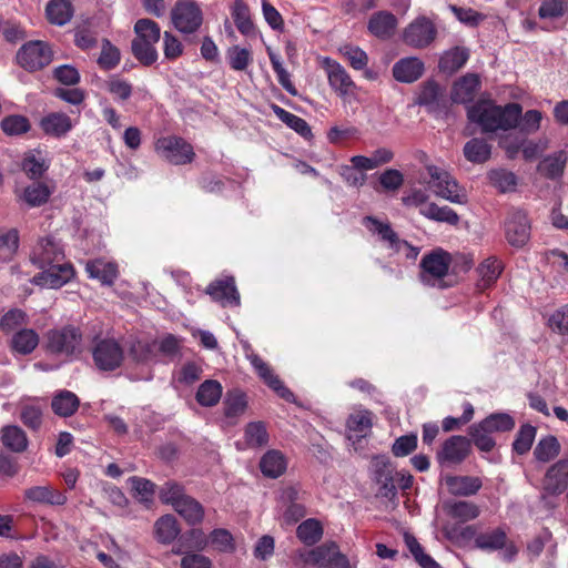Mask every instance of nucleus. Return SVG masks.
Wrapping results in <instances>:
<instances>
[{
    "mask_svg": "<svg viewBox=\"0 0 568 568\" xmlns=\"http://www.w3.org/2000/svg\"><path fill=\"white\" fill-rule=\"evenodd\" d=\"M73 6L70 0H50L45 7V18L54 26L62 27L73 17Z\"/></svg>",
    "mask_w": 568,
    "mask_h": 568,
    "instance_id": "26",
    "label": "nucleus"
},
{
    "mask_svg": "<svg viewBox=\"0 0 568 568\" xmlns=\"http://www.w3.org/2000/svg\"><path fill=\"white\" fill-rule=\"evenodd\" d=\"M39 344V335L31 328H22L12 335L11 349L20 355L31 354Z\"/></svg>",
    "mask_w": 568,
    "mask_h": 568,
    "instance_id": "33",
    "label": "nucleus"
},
{
    "mask_svg": "<svg viewBox=\"0 0 568 568\" xmlns=\"http://www.w3.org/2000/svg\"><path fill=\"white\" fill-rule=\"evenodd\" d=\"M536 436V428L531 425H524L520 427L515 442L513 443V448L519 455L526 454L534 443Z\"/></svg>",
    "mask_w": 568,
    "mask_h": 568,
    "instance_id": "60",
    "label": "nucleus"
},
{
    "mask_svg": "<svg viewBox=\"0 0 568 568\" xmlns=\"http://www.w3.org/2000/svg\"><path fill=\"white\" fill-rule=\"evenodd\" d=\"M267 53L272 67L277 75L278 83L292 95H296L297 91L294 84L291 81L290 73L283 67L281 57L276 54L270 47L267 48Z\"/></svg>",
    "mask_w": 568,
    "mask_h": 568,
    "instance_id": "54",
    "label": "nucleus"
},
{
    "mask_svg": "<svg viewBox=\"0 0 568 568\" xmlns=\"http://www.w3.org/2000/svg\"><path fill=\"white\" fill-rule=\"evenodd\" d=\"M247 407L246 396L240 390L229 392L224 400L226 417H237L244 414Z\"/></svg>",
    "mask_w": 568,
    "mask_h": 568,
    "instance_id": "53",
    "label": "nucleus"
},
{
    "mask_svg": "<svg viewBox=\"0 0 568 568\" xmlns=\"http://www.w3.org/2000/svg\"><path fill=\"white\" fill-rule=\"evenodd\" d=\"M566 161L567 156L564 151L556 152L539 163L538 171L549 179H556L562 174Z\"/></svg>",
    "mask_w": 568,
    "mask_h": 568,
    "instance_id": "47",
    "label": "nucleus"
},
{
    "mask_svg": "<svg viewBox=\"0 0 568 568\" xmlns=\"http://www.w3.org/2000/svg\"><path fill=\"white\" fill-rule=\"evenodd\" d=\"M221 396L222 385L214 379H206L203 382L196 392L197 403L206 407L216 405Z\"/></svg>",
    "mask_w": 568,
    "mask_h": 568,
    "instance_id": "46",
    "label": "nucleus"
},
{
    "mask_svg": "<svg viewBox=\"0 0 568 568\" xmlns=\"http://www.w3.org/2000/svg\"><path fill=\"white\" fill-rule=\"evenodd\" d=\"M371 473L373 481L378 486L376 496L388 500L395 499L397 495L396 471L394 470L388 457L375 456L371 462Z\"/></svg>",
    "mask_w": 568,
    "mask_h": 568,
    "instance_id": "7",
    "label": "nucleus"
},
{
    "mask_svg": "<svg viewBox=\"0 0 568 568\" xmlns=\"http://www.w3.org/2000/svg\"><path fill=\"white\" fill-rule=\"evenodd\" d=\"M481 427L489 429V432H508L514 428L515 422L513 417L505 413L491 414L480 422Z\"/></svg>",
    "mask_w": 568,
    "mask_h": 568,
    "instance_id": "57",
    "label": "nucleus"
},
{
    "mask_svg": "<svg viewBox=\"0 0 568 568\" xmlns=\"http://www.w3.org/2000/svg\"><path fill=\"white\" fill-rule=\"evenodd\" d=\"M181 339L172 334H166L158 341L156 354L160 353L166 358L173 359L180 355Z\"/></svg>",
    "mask_w": 568,
    "mask_h": 568,
    "instance_id": "64",
    "label": "nucleus"
},
{
    "mask_svg": "<svg viewBox=\"0 0 568 568\" xmlns=\"http://www.w3.org/2000/svg\"><path fill=\"white\" fill-rule=\"evenodd\" d=\"M507 534L503 528H496L490 531L479 534L475 538L477 548L485 551H495L503 549L506 546Z\"/></svg>",
    "mask_w": 568,
    "mask_h": 568,
    "instance_id": "44",
    "label": "nucleus"
},
{
    "mask_svg": "<svg viewBox=\"0 0 568 568\" xmlns=\"http://www.w3.org/2000/svg\"><path fill=\"white\" fill-rule=\"evenodd\" d=\"M135 38L132 40V53L144 65L158 60L155 44L161 38L160 26L151 19H139L134 24Z\"/></svg>",
    "mask_w": 568,
    "mask_h": 568,
    "instance_id": "2",
    "label": "nucleus"
},
{
    "mask_svg": "<svg viewBox=\"0 0 568 568\" xmlns=\"http://www.w3.org/2000/svg\"><path fill=\"white\" fill-rule=\"evenodd\" d=\"M437 30L434 23L425 17L413 21L404 31V41L414 48H426L436 38Z\"/></svg>",
    "mask_w": 568,
    "mask_h": 568,
    "instance_id": "14",
    "label": "nucleus"
},
{
    "mask_svg": "<svg viewBox=\"0 0 568 568\" xmlns=\"http://www.w3.org/2000/svg\"><path fill=\"white\" fill-rule=\"evenodd\" d=\"M85 271L91 278L99 280L103 285H112L118 277V265L101 258L88 262Z\"/></svg>",
    "mask_w": 568,
    "mask_h": 568,
    "instance_id": "27",
    "label": "nucleus"
},
{
    "mask_svg": "<svg viewBox=\"0 0 568 568\" xmlns=\"http://www.w3.org/2000/svg\"><path fill=\"white\" fill-rule=\"evenodd\" d=\"M488 179L491 185L503 193L514 191L517 185L516 175L504 169L491 170Z\"/></svg>",
    "mask_w": 568,
    "mask_h": 568,
    "instance_id": "52",
    "label": "nucleus"
},
{
    "mask_svg": "<svg viewBox=\"0 0 568 568\" xmlns=\"http://www.w3.org/2000/svg\"><path fill=\"white\" fill-rule=\"evenodd\" d=\"M445 481L449 493L456 496L475 495L481 487V480L478 477L448 476Z\"/></svg>",
    "mask_w": 568,
    "mask_h": 568,
    "instance_id": "29",
    "label": "nucleus"
},
{
    "mask_svg": "<svg viewBox=\"0 0 568 568\" xmlns=\"http://www.w3.org/2000/svg\"><path fill=\"white\" fill-rule=\"evenodd\" d=\"M189 495L185 494L184 487L173 480L165 481L159 491V497L162 503L171 505L173 508Z\"/></svg>",
    "mask_w": 568,
    "mask_h": 568,
    "instance_id": "51",
    "label": "nucleus"
},
{
    "mask_svg": "<svg viewBox=\"0 0 568 568\" xmlns=\"http://www.w3.org/2000/svg\"><path fill=\"white\" fill-rule=\"evenodd\" d=\"M52 191L42 182H33L23 192V200L32 207L40 206L48 202Z\"/></svg>",
    "mask_w": 568,
    "mask_h": 568,
    "instance_id": "49",
    "label": "nucleus"
},
{
    "mask_svg": "<svg viewBox=\"0 0 568 568\" xmlns=\"http://www.w3.org/2000/svg\"><path fill=\"white\" fill-rule=\"evenodd\" d=\"M365 223L369 230L379 235L381 240L386 242L388 247L395 252H399L402 246H408L406 241L399 240L397 233L392 229L389 223H383L375 217H365Z\"/></svg>",
    "mask_w": 568,
    "mask_h": 568,
    "instance_id": "25",
    "label": "nucleus"
},
{
    "mask_svg": "<svg viewBox=\"0 0 568 568\" xmlns=\"http://www.w3.org/2000/svg\"><path fill=\"white\" fill-rule=\"evenodd\" d=\"M30 260L37 267H47L63 262L64 252L58 242L48 236L38 241L31 252Z\"/></svg>",
    "mask_w": 568,
    "mask_h": 568,
    "instance_id": "15",
    "label": "nucleus"
},
{
    "mask_svg": "<svg viewBox=\"0 0 568 568\" xmlns=\"http://www.w3.org/2000/svg\"><path fill=\"white\" fill-rule=\"evenodd\" d=\"M443 95L440 87L434 81H427L417 98V103L420 105L434 106L438 103Z\"/></svg>",
    "mask_w": 568,
    "mask_h": 568,
    "instance_id": "63",
    "label": "nucleus"
},
{
    "mask_svg": "<svg viewBox=\"0 0 568 568\" xmlns=\"http://www.w3.org/2000/svg\"><path fill=\"white\" fill-rule=\"evenodd\" d=\"M559 453L560 444L555 436H547L540 439L534 450L536 459L542 463H547L556 458Z\"/></svg>",
    "mask_w": 568,
    "mask_h": 568,
    "instance_id": "50",
    "label": "nucleus"
},
{
    "mask_svg": "<svg viewBox=\"0 0 568 568\" xmlns=\"http://www.w3.org/2000/svg\"><path fill=\"white\" fill-rule=\"evenodd\" d=\"M171 23L182 34H194L203 24L200 4L194 0H178L170 13Z\"/></svg>",
    "mask_w": 568,
    "mask_h": 568,
    "instance_id": "5",
    "label": "nucleus"
},
{
    "mask_svg": "<svg viewBox=\"0 0 568 568\" xmlns=\"http://www.w3.org/2000/svg\"><path fill=\"white\" fill-rule=\"evenodd\" d=\"M469 53L465 48H453L446 51L439 60V69L447 73L459 70L468 60Z\"/></svg>",
    "mask_w": 568,
    "mask_h": 568,
    "instance_id": "45",
    "label": "nucleus"
},
{
    "mask_svg": "<svg viewBox=\"0 0 568 568\" xmlns=\"http://www.w3.org/2000/svg\"><path fill=\"white\" fill-rule=\"evenodd\" d=\"M232 18L242 34H254V24L251 20L248 7L242 0H235L232 9Z\"/></svg>",
    "mask_w": 568,
    "mask_h": 568,
    "instance_id": "48",
    "label": "nucleus"
},
{
    "mask_svg": "<svg viewBox=\"0 0 568 568\" xmlns=\"http://www.w3.org/2000/svg\"><path fill=\"white\" fill-rule=\"evenodd\" d=\"M424 73V63L415 57L404 58L393 67L394 78L404 83H412L418 80Z\"/></svg>",
    "mask_w": 568,
    "mask_h": 568,
    "instance_id": "22",
    "label": "nucleus"
},
{
    "mask_svg": "<svg viewBox=\"0 0 568 568\" xmlns=\"http://www.w3.org/2000/svg\"><path fill=\"white\" fill-rule=\"evenodd\" d=\"M245 439L252 447H261L267 444L268 435L262 422L248 423L245 427Z\"/></svg>",
    "mask_w": 568,
    "mask_h": 568,
    "instance_id": "56",
    "label": "nucleus"
},
{
    "mask_svg": "<svg viewBox=\"0 0 568 568\" xmlns=\"http://www.w3.org/2000/svg\"><path fill=\"white\" fill-rule=\"evenodd\" d=\"M296 534L304 544L314 545L321 539L323 529L317 520L307 519L300 524Z\"/></svg>",
    "mask_w": 568,
    "mask_h": 568,
    "instance_id": "55",
    "label": "nucleus"
},
{
    "mask_svg": "<svg viewBox=\"0 0 568 568\" xmlns=\"http://www.w3.org/2000/svg\"><path fill=\"white\" fill-rule=\"evenodd\" d=\"M94 367L100 372H114L124 361V349L111 337L97 338L91 347Z\"/></svg>",
    "mask_w": 568,
    "mask_h": 568,
    "instance_id": "6",
    "label": "nucleus"
},
{
    "mask_svg": "<svg viewBox=\"0 0 568 568\" xmlns=\"http://www.w3.org/2000/svg\"><path fill=\"white\" fill-rule=\"evenodd\" d=\"M568 489V459L562 458L551 465L542 479L545 495L559 496Z\"/></svg>",
    "mask_w": 568,
    "mask_h": 568,
    "instance_id": "16",
    "label": "nucleus"
},
{
    "mask_svg": "<svg viewBox=\"0 0 568 568\" xmlns=\"http://www.w3.org/2000/svg\"><path fill=\"white\" fill-rule=\"evenodd\" d=\"M521 105L508 103L499 106L490 101H479L467 110L468 120L480 126L483 133L508 131L519 125L520 131L534 133L540 126L542 114L538 110H529L521 116Z\"/></svg>",
    "mask_w": 568,
    "mask_h": 568,
    "instance_id": "1",
    "label": "nucleus"
},
{
    "mask_svg": "<svg viewBox=\"0 0 568 568\" xmlns=\"http://www.w3.org/2000/svg\"><path fill=\"white\" fill-rule=\"evenodd\" d=\"M444 511L452 518L466 523L477 518L480 514L477 505L466 500L445 501Z\"/></svg>",
    "mask_w": 568,
    "mask_h": 568,
    "instance_id": "31",
    "label": "nucleus"
},
{
    "mask_svg": "<svg viewBox=\"0 0 568 568\" xmlns=\"http://www.w3.org/2000/svg\"><path fill=\"white\" fill-rule=\"evenodd\" d=\"M248 359L252 366L257 372L258 376L272 388L274 389L282 398L291 402L293 400V393L287 389L280 378L274 375L271 367L257 355L253 354L248 356Z\"/></svg>",
    "mask_w": 568,
    "mask_h": 568,
    "instance_id": "19",
    "label": "nucleus"
},
{
    "mask_svg": "<svg viewBox=\"0 0 568 568\" xmlns=\"http://www.w3.org/2000/svg\"><path fill=\"white\" fill-rule=\"evenodd\" d=\"M506 237L513 246H524L530 236V224L527 214L521 210L509 212L505 224Z\"/></svg>",
    "mask_w": 568,
    "mask_h": 568,
    "instance_id": "17",
    "label": "nucleus"
},
{
    "mask_svg": "<svg viewBox=\"0 0 568 568\" xmlns=\"http://www.w3.org/2000/svg\"><path fill=\"white\" fill-rule=\"evenodd\" d=\"M322 67L327 75L329 87L337 95L347 98L355 94L356 84L343 65L329 58H324Z\"/></svg>",
    "mask_w": 568,
    "mask_h": 568,
    "instance_id": "11",
    "label": "nucleus"
},
{
    "mask_svg": "<svg viewBox=\"0 0 568 568\" xmlns=\"http://www.w3.org/2000/svg\"><path fill=\"white\" fill-rule=\"evenodd\" d=\"M24 497L33 503L64 505L67 496L49 486H34L24 490Z\"/></svg>",
    "mask_w": 568,
    "mask_h": 568,
    "instance_id": "32",
    "label": "nucleus"
},
{
    "mask_svg": "<svg viewBox=\"0 0 568 568\" xmlns=\"http://www.w3.org/2000/svg\"><path fill=\"white\" fill-rule=\"evenodd\" d=\"M230 67L235 71H243L252 61L251 52L247 49L234 45L227 50Z\"/></svg>",
    "mask_w": 568,
    "mask_h": 568,
    "instance_id": "61",
    "label": "nucleus"
},
{
    "mask_svg": "<svg viewBox=\"0 0 568 568\" xmlns=\"http://www.w3.org/2000/svg\"><path fill=\"white\" fill-rule=\"evenodd\" d=\"M82 339L80 328L67 325L47 332L45 348L52 354L72 356L82 351Z\"/></svg>",
    "mask_w": 568,
    "mask_h": 568,
    "instance_id": "4",
    "label": "nucleus"
},
{
    "mask_svg": "<svg viewBox=\"0 0 568 568\" xmlns=\"http://www.w3.org/2000/svg\"><path fill=\"white\" fill-rule=\"evenodd\" d=\"M155 537L162 544L172 542L180 534L178 520L172 515L160 517L154 524Z\"/></svg>",
    "mask_w": 568,
    "mask_h": 568,
    "instance_id": "43",
    "label": "nucleus"
},
{
    "mask_svg": "<svg viewBox=\"0 0 568 568\" xmlns=\"http://www.w3.org/2000/svg\"><path fill=\"white\" fill-rule=\"evenodd\" d=\"M463 151L467 161L481 164L490 159L491 145L484 139L474 138L464 145Z\"/></svg>",
    "mask_w": 568,
    "mask_h": 568,
    "instance_id": "38",
    "label": "nucleus"
},
{
    "mask_svg": "<svg viewBox=\"0 0 568 568\" xmlns=\"http://www.w3.org/2000/svg\"><path fill=\"white\" fill-rule=\"evenodd\" d=\"M450 265V255L443 251L436 250L426 254L420 261V281L430 286L439 285L447 275Z\"/></svg>",
    "mask_w": 568,
    "mask_h": 568,
    "instance_id": "9",
    "label": "nucleus"
},
{
    "mask_svg": "<svg viewBox=\"0 0 568 568\" xmlns=\"http://www.w3.org/2000/svg\"><path fill=\"white\" fill-rule=\"evenodd\" d=\"M80 405L78 396L70 390H61L53 396L51 407L61 417L72 416Z\"/></svg>",
    "mask_w": 568,
    "mask_h": 568,
    "instance_id": "36",
    "label": "nucleus"
},
{
    "mask_svg": "<svg viewBox=\"0 0 568 568\" xmlns=\"http://www.w3.org/2000/svg\"><path fill=\"white\" fill-rule=\"evenodd\" d=\"M155 151L161 158L174 165L190 163L195 155L192 145L175 135L160 138L155 142Z\"/></svg>",
    "mask_w": 568,
    "mask_h": 568,
    "instance_id": "8",
    "label": "nucleus"
},
{
    "mask_svg": "<svg viewBox=\"0 0 568 568\" xmlns=\"http://www.w3.org/2000/svg\"><path fill=\"white\" fill-rule=\"evenodd\" d=\"M158 339L132 337L128 343V353L133 362L148 364L156 361Z\"/></svg>",
    "mask_w": 568,
    "mask_h": 568,
    "instance_id": "18",
    "label": "nucleus"
},
{
    "mask_svg": "<svg viewBox=\"0 0 568 568\" xmlns=\"http://www.w3.org/2000/svg\"><path fill=\"white\" fill-rule=\"evenodd\" d=\"M339 52L348 60L351 67L355 70H365L368 63V57L364 50L358 47L345 44L341 47Z\"/></svg>",
    "mask_w": 568,
    "mask_h": 568,
    "instance_id": "59",
    "label": "nucleus"
},
{
    "mask_svg": "<svg viewBox=\"0 0 568 568\" xmlns=\"http://www.w3.org/2000/svg\"><path fill=\"white\" fill-rule=\"evenodd\" d=\"M41 128L45 134L62 138L73 128L71 118L62 112H52L42 118Z\"/></svg>",
    "mask_w": 568,
    "mask_h": 568,
    "instance_id": "23",
    "label": "nucleus"
},
{
    "mask_svg": "<svg viewBox=\"0 0 568 568\" xmlns=\"http://www.w3.org/2000/svg\"><path fill=\"white\" fill-rule=\"evenodd\" d=\"M248 359L252 366L257 372L258 376L272 388L274 389L282 398L291 402L293 400V393L287 389L280 378L274 375L271 367L257 355L253 354L248 356Z\"/></svg>",
    "mask_w": 568,
    "mask_h": 568,
    "instance_id": "20",
    "label": "nucleus"
},
{
    "mask_svg": "<svg viewBox=\"0 0 568 568\" xmlns=\"http://www.w3.org/2000/svg\"><path fill=\"white\" fill-rule=\"evenodd\" d=\"M17 60L23 69L37 71L52 61V50L43 41H30L20 48Z\"/></svg>",
    "mask_w": 568,
    "mask_h": 568,
    "instance_id": "10",
    "label": "nucleus"
},
{
    "mask_svg": "<svg viewBox=\"0 0 568 568\" xmlns=\"http://www.w3.org/2000/svg\"><path fill=\"white\" fill-rule=\"evenodd\" d=\"M471 442L464 436H450L437 453V460L442 466L460 464L470 453Z\"/></svg>",
    "mask_w": 568,
    "mask_h": 568,
    "instance_id": "13",
    "label": "nucleus"
},
{
    "mask_svg": "<svg viewBox=\"0 0 568 568\" xmlns=\"http://www.w3.org/2000/svg\"><path fill=\"white\" fill-rule=\"evenodd\" d=\"M0 439L2 445L13 453H23L28 447V437L24 430L17 425L2 427Z\"/></svg>",
    "mask_w": 568,
    "mask_h": 568,
    "instance_id": "30",
    "label": "nucleus"
},
{
    "mask_svg": "<svg viewBox=\"0 0 568 568\" xmlns=\"http://www.w3.org/2000/svg\"><path fill=\"white\" fill-rule=\"evenodd\" d=\"M339 552V548L335 542H325L310 550L305 555L304 561L327 568Z\"/></svg>",
    "mask_w": 568,
    "mask_h": 568,
    "instance_id": "34",
    "label": "nucleus"
},
{
    "mask_svg": "<svg viewBox=\"0 0 568 568\" xmlns=\"http://www.w3.org/2000/svg\"><path fill=\"white\" fill-rule=\"evenodd\" d=\"M428 179L424 178L423 183L438 197L450 203L463 204L466 202V194L457 181L445 170L436 165H427Z\"/></svg>",
    "mask_w": 568,
    "mask_h": 568,
    "instance_id": "3",
    "label": "nucleus"
},
{
    "mask_svg": "<svg viewBox=\"0 0 568 568\" xmlns=\"http://www.w3.org/2000/svg\"><path fill=\"white\" fill-rule=\"evenodd\" d=\"M206 293L212 296L214 301L221 302L223 306L240 304V294L235 287L233 277H226L211 283Z\"/></svg>",
    "mask_w": 568,
    "mask_h": 568,
    "instance_id": "21",
    "label": "nucleus"
},
{
    "mask_svg": "<svg viewBox=\"0 0 568 568\" xmlns=\"http://www.w3.org/2000/svg\"><path fill=\"white\" fill-rule=\"evenodd\" d=\"M397 26L396 17L388 11H379L372 16L368 21V30L377 38H389Z\"/></svg>",
    "mask_w": 568,
    "mask_h": 568,
    "instance_id": "28",
    "label": "nucleus"
},
{
    "mask_svg": "<svg viewBox=\"0 0 568 568\" xmlns=\"http://www.w3.org/2000/svg\"><path fill=\"white\" fill-rule=\"evenodd\" d=\"M491 432L481 427V424L473 425L469 428V435L475 446L481 452H490L495 447V440L491 437Z\"/></svg>",
    "mask_w": 568,
    "mask_h": 568,
    "instance_id": "58",
    "label": "nucleus"
},
{
    "mask_svg": "<svg viewBox=\"0 0 568 568\" xmlns=\"http://www.w3.org/2000/svg\"><path fill=\"white\" fill-rule=\"evenodd\" d=\"M105 89L120 102L129 100L132 94V85L128 81L115 77L105 82Z\"/></svg>",
    "mask_w": 568,
    "mask_h": 568,
    "instance_id": "62",
    "label": "nucleus"
},
{
    "mask_svg": "<svg viewBox=\"0 0 568 568\" xmlns=\"http://www.w3.org/2000/svg\"><path fill=\"white\" fill-rule=\"evenodd\" d=\"M272 110L283 123H285L290 129L294 130L297 134L305 139L312 138L313 134L311 126L304 119L286 111L276 104H272Z\"/></svg>",
    "mask_w": 568,
    "mask_h": 568,
    "instance_id": "39",
    "label": "nucleus"
},
{
    "mask_svg": "<svg viewBox=\"0 0 568 568\" xmlns=\"http://www.w3.org/2000/svg\"><path fill=\"white\" fill-rule=\"evenodd\" d=\"M419 213L428 220L457 225L459 223L458 214L449 206H438L436 203H428L420 207Z\"/></svg>",
    "mask_w": 568,
    "mask_h": 568,
    "instance_id": "37",
    "label": "nucleus"
},
{
    "mask_svg": "<svg viewBox=\"0 0 568 568\" xmlns=\"http://www.w3.org/2000/svg\"><path fill=\"white\" fill-rule=\"evenodd\" d=\"M262 473L270 478H277L286 469L284 455L278 450H268L260 462Z\"/></svg>",
    "mask_w": 568,
    "mask_h": 568,
    "instance_id": "40",
    "label": "nucleus"
},
{
    "mask_svg": "<svg viewBox=\"0 0 568 568\" xmlns=\"http://www.w3.org/2000/svg\"><path fill=\"white\" fill-rule=\"evenodd\" d=\"M372 413L369 410H359L349 415L347 419V428L349 430V438L366 437L372 429Z\"/></svg>",
    "mask_w": 568,
    "mask_h": 568,
    "instance_id": "42",
    "label": "nucleus"
},
{
    "mask_svg": "<svg viewBox=\"0 0 568 568\" xmlns=\"http://www.w3.org/2000/svg\"><path fill=\"white\" fill-rule=\"evenodd\" d=\"M480 87V80L476 74H466L455 82L452 90V99L456 103L471 102Z\"/></svg>",
    "mask_w": 568,
    "mask_h": 568,
    "instance_id": "24",
    "label": "nucleus"
},
{
    "mask_svg": "<svg viewBox=\"0 0 568 568\" xmlns=\"http://www.w3.org/2000/svg\"><path fill=\"white\" fill-rule=\"evenodd\" d=\"M503 271V264L496 257H488L477 268V273L479 276L478 280V288L486 290L491 284H494L497 278L500 276Z\"/></svg>",
    "mask_w": 568,
    "mask_h": 568,
    "instance_id": "35",
    "label": "nucleus"
},
{
    "mask_svg": "<svg viewBox=\"0 0 568 568\" xmlns=\"http://www.w3.org/2000/svg\"><path fill=\"white\" fill-rule=\"evenodd\" d=\"M174 510L185 519L190 525H197L204 518L203 506L193 497L187 496L182 499L175 507Z\"/></svg>",
    "mask_w": 568,
    "mask_h": 568,
    "instance_id": "41",
    "label": "nucleus"
},
{
    "mask_svg": "<svg viewBox=\"0 0 568 568\" xmlns=\"http://www.w3.org/2000/svg\"><path fill=\"white\" fill-rule=\"evenodd\" d=\"M39 268L42 272L33 277V283L47 288H60L74 276L72 265L64 261Z\"/></svg>",
    "mask_w": 568,
    "mask_h": 568,
    "instance_id": "12",
    "label": "nucleus"
}]
</instances>
